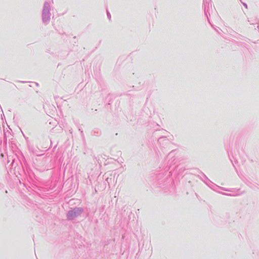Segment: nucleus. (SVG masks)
I'll return each instance as SVG.
<instances>
[{
	"instance_id": "nucleus-1",
	"label": "nucleus",
	"mask_w": 259,
	"mask_h": 259,
	"mask_svg": "<svg viewBox=\"0 0 259 259\" xmlns=\"http://www.w3.org/2000/svg\"><path fill=\"white\" fill-rule=\"evenodd\" d=\"M79 210L78 209H74L73 210L70 211L68 213V217L70 219H72L73 216L76 215V211H78Z\"/></svg>"
}]
</instances>
